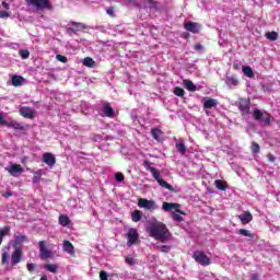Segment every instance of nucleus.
Returning a JSON list of instances; mask_svg holds the SVG:
<instances>
[{"instance_id":"1","label":"nucleus","mask_w":280,"mask_h":280,"mask_svg":"<svg viewBox=\"0 0 280 280\" xmlns=\"http://www.w3.org/2000/svg\"><path fill=\"white\" fill-rule=\"evenodd\" d=\"M147 231L150 237L162 242V244H165V242H167L170 237H172V233H170V230L164 223L152 224L147 229Z\"/></svg>"},{"instance_id":"2","label":"nucleus","mask_w":280,"mask_h":280,"mask_svg":"<svg viewBox=\"0 0 280 280\" xmlns=\"http://www.w3.org/2000/svg\"><path fill=\"white\" fill-rule=\"evenodd\" d=\"M150 172L153 176V178L159 183L160 187H163L164 189H168V191L176 192V189L170 185L167 182H165L163 178H161V173L156 168H150Z\"/></svg>"},{"instance_id":"3","label":"nucleus","mask_w":280,"mask_h":280,"mask_svg":"<svg viewBox=\"0 0 280 280\" xmlns=\"http://www.w3.org/2000/svg\"><path fill=\"white\" fill-rule=\"evenodd\" d=\"M192 259H195L197 264H200V266H211V258L202 250H196L192 254Z\"/></svg>"},{"instance_id":"4","label":"nucleus","mask_w":280,"mask_h":280,"mask_svg":"<svg viewBox=\"0 0 280 280\" xmlns=\"http://www.w3.org/2000/svg\"><path fill=\"white\" fill-rule=\"evenodd\" d=\"M30 5L36 8V10H54V5L49 0H26Z\"/></svg>"},{"instance_id":"5","label":"nucleus","mask_w":280,"mask_h":280,"mask_svg":"<svg viewBox=\"0 0 280 280\" xmlns=\"http://www.w3.org/2000/svg\"><path fill=\"white\" fill-rule=\"evenodd\" d=\"M253 117L255 121H262L264 126H270V114L265 112V117H264V112L256 108L254 109Z\"/></svg>"},{"instance_id":"6","label":"nucleus","mask_w":280,"mask_h":280,"mask_svg":"<svg viewBox=\"0 0 280 280\" xmlns=\"http://www.w3.org/2000/svg\"><path fill=\"white\" fill-rule=\"evenodd\" d=\"M162 209L166 213H170V212L174 211V209H175L176 213H179V215H187V213H185V211L180 210V203L163 202Z\"/></svg>"},{"instance_id":"7","label":"nucleus","mask_w":280,"mask_h":280,"mask_svg":"<svg viewBox=\"0 0 280 280\" xmlns=\"http://www.w3.org/2000/svg\"><path fill=\"white\" fill-rule=\"evenodd\" d=\"M137 242H139V232H137V229L130 228L127 233V245L135 246Z\"/></svg>"},{"instance_id":"8","label":"nucleus","mask_w":280,"mask_h":280,"mask_svg":"<svg viewBox=\"0 0 280 280\" xmlns=\"http://www.w3.org/2000/svg\"><path fill=\"white\" fill-rule=\"evenodd\" d=\"M23 259V249L21 247H15L13 253L11 254V266H16L21 264Z\"/></svg>"},{"instance_id":"9","label":"nucleus","mask_w":280,"mask_h":280,"mask_svg":"<svg viewBox=\"0 0 280 280\" xmlns=\"http://www.w3.org/2000/svg\"><path fill=\"white\" fill-rule=\"evenodd\" d=\"M39 257L43 260L54 257V253H51V250L47 249V246H45V241L39 242Z\"/></svg>"},{"instance_id":"10","label":"nucleus","mask_w":280,"mask_h":280,"mask_svg":"<svg viewBox=\"0 0 280 280\" xmlns=\"http://www.w3.org/2000/svg\"><path fill=\"white\" fill-rule=\"evenodd\" d=\"M238 109L243 116L248 115V113H250V101L246 98H241L238 101Z\"/></svg>"},{"instance_id":"11","label":"nucleus","mask_w":280,"mask_h":280,"mask_svg":"<svg viewBox=\"0 0 280 280\" xmlns=\"http://www.w3.org/2000/svg\"><path fill=\"white\" fill-rule=\"evenodd\" d=\"M138 207L140 209H148L149 211H152V209H154V200H148L145 198H139L138 199Z\"/></svg>"},{"instance_id":"12","label":"nucleus","mask_w":280,"mask_h":280,"mask_svg":"<svg viewBox=\"0 0 280 280\" xmlns=\"http://www.w3.org/2000/svg\"><path fill=\"white\" fill-rule=\"evenodd\" d=\"M43 163L48 165V167H54L56 165V156L50 152H46L43 154Z\"/></svg>"},{"instance_id":"13","label":"nucleus","mask_w":280,"mask_h":280,"mask_svg":"<svg viewBox=\"0 0 280 280\" xmlns=\"http://www.w3.org/2000/svg\"><path fill=\"white\" fill-rule=\"evenodd\" d=\"M184 27L187 32H191V34H198L200 32V24L196 22H187L184 24Z\"/></svg>"},{"instance_id":"14","label":"nucleus","mask_w":280,"mask_h":280,"mask_svg":"<svg viewBox=\"0 0 280 280\" xmlns=\"http://www.w3.org/2000/svg\"><path fill=\"white\" fill-rule=\"evenodd\" d=\"M7 171L11 176H19V174L23 172V166H21L20 164H13L9 168H7Z\"/></svg>"},{"instance_id":"15","label":"nucleus","mask_w":280,"mask_h":280,"mask_svg":"<svg viewBox=\"0 0 280 280\" xmlns=\"http://www.w3.org/2000/svg\"><path fill=\"white\" fill-rule=\"evenodd\" d=\"M20 115L25 117V119H34V110H32L30 107H21Z\"/></svg>"},{"instance_id":"16","label":"nucleus","mask_w":280,"mask_h":280,"mask_svg":"<svg viewBox=\"0 0 280 280\" xmlns=\"http://www.w3.org/2000/svg\"><path fill=\"white\" fill-rule=\"evenodd\" d=\"M103 113L105 117H109V119H115V109L110 106V104H105L103 106Z\"/></svg>"},{"instance_id":"17","label":"nucleus","mask_w":280,"mask_h":280,"mask_svg":"<svg viewBox=\"0 0 280 280\" xmlns=\"http://www.w3.org/2000/svg\"><path fill=\"white\" fill-rule=\"evenodd\" d=\"M7 128H13V130H25V127L23 126V124L16 121V120H11V121H7Z\"/></svg>"},{"instance_id":"18","label":"nucleus","mask_w":280,"mask_h":280,"mask_svg":"<svg viewBox=\"0 0 280 280\" xmlns=\"http://www.w3.org/2000/svg\"><path fill=\"white\" fill-rule=\"evenodd\" d=\"M238 220H241L242 224H249V222H253V214L248 211L243 212L238 217Z\"/></svg>"},{"instance_id":"19","label":"nucleus","mask_w":280,"mask_h":280,"mask_svg":"<svg viewBox=\"0 0 280 280\" xmlns=\"http://www.w3.org/2000/svg\"><path fill=\"white\" fill-rule=\"evenodd\" d=\"M225 84L228 86H238L240 85V80H237L236 75H229L225 79Z\"/></svg>"},{"instance_id":"20","label":"nucleus","mask_w":280,"mask_h":280,"mask_svg":"<svg viewBox=\"0 0 280 280\" xmlns=\"http://www.w3.org/2000/svg\"><path fill=\"white\" fill-rule=\"evenodd\" d=\"M63 250L65 253H68V255H74L75 249L73 247V244L69 241H63Z\"/></svg>"},{"instance_id":"21","label":"nucleus","mask_w":280,"mask_h":280,"mask_svg":"<svg viewBox=\"0 0 280 280\" xmlns=\"http://www.w3.org/2000/svg\"><path fill=\"white\" fill-rule=\"evenodd\" d=\"M151 135L153 139H155V141H159V142L163 141V132L161 129L159 128L151 129Z\"/></svg>"},{"instance_id":"22","label":"nucleus","mask_w":280,"mask_h":280,"mask_svg":"<svg viewBox=\"0 0 280 280\" xmlns=\"http://www.w3.org/2000/svg\"><path fill=\"white\" fill-rule=\"evenodd\" d=\"M183 83H184L185 89H187V91H190V92L198 91V88L194 84V82L191 80L185 79L183 81Z\"/></svg>"},{"instance_id":"23","label":"nucleus","mask_w":280,"mask_h":280,"mask_svg":"<svg viewBox=\"0 0 280 280\" xmlns=\"http://www.w3.org/2000/svg\"><path fill=\"white\" fill-rule=\"evenodd\" d=\"M214 186L217 187V189H220V191H226V189L229 187L226 185V182H224L222 179L214 180Z\"/></svg>"},{"instance_id":"24","label":"nucleus","mask_w":280,"mask_h":280,"mask_svg":"<svg viewBox=\"0 0 280 280\" xmlns=\"http://www.w3.org/2000/svg\"><path fill=\"white\" fill-rule=\"evenodd\" d=\"M24 80L25 79L21 75H13L11 79V82H12L13 86H22Z\"/></svg>"},{"instance_id":"25","label":"nucleus","mask_w":280,"mask_h":280,"mask_svg":"<svg viewBox=\"0 0 280 280\" xmlns=\"http://www.w3.org/2000/svg\"><path fill=\"white\" fill-rule=\"evenodd\" d=\"M141 218H143V212H141L140 210H135L131 213L132 222H141Z\"/></svg>"},{"instance_id":"26","label":"nucleus","mask_w":280,"mask_h":280,"mask_svg":"<svg viewBox=\"0 0 280 280\" xmlns=\"http://www.w3.org/2000/svg\"><path fill=\"white\" fill-rule=\"evenodd\" d=\"M70 223H71V220H69V217L67 214L59 215V224L61 226H69Z\"/></svg>"},{"instance_id":"27","label":"nucleus","mask_w":280,"mask_h":280,"mask_svg":"<svg viewBox=\"0 0 280 280\" xmlns=\"http://www.w3.org/2000/svg\"><path fill=\"white\" fill-rule=\"evenodd\" d=\"M218 106V102L213 98H208L203 103V108H215Z\"/></svg>"},{"instance_id":"28","label":"nucleus","mask_w":280,"mask_h":280,"mask_svg":"<svg viewBox=\"0 0 280 280\" xmlns=\"http://www.w3.org/2000/svg\"><path fill=\"white\" fill-rule=\"evenodd\" d=\"M243 73L246 78H255V72H253V68H250V66H244Z\"/></svg>"},{"instance_id":"29","label":"nucleus","mask_w":280,"mask_h":280,"mask_svg":"<svg viewBox=\"0 0 280 280\" xmlns=\"http://www.w3.org/2000/svg\"><path fill=\"white\" fill-rule=\"evenodd\" d=\"M240 235H243L244 237H249V240H255V234H253L249 230L241 229L238 231Z\"/></svg>"},{"instance_id":"30","label":"nucleus","mask_w":280,"mask_h":280,"mask_svg":"<svg viewBox=\"0 0 280 280\" xmlns=\"http://www.w3.org/2000/svg\"><path fill=\"white\" fill-rule=\"evenodd\" d=\"M265 36H266V38H267L268 40L275 42V40H277V38H279V33H278V32H275V31H272V32H267Z\"/></svg>"},{"instance_id":"31","label":"nucleus","mask_w":280,"mask_h":280,"mask_svg":"<svg viewBox=\"0 0 280 280\" xmlns=\"http://www.w3.org/2000/svg\"><path fill=\"white\" fill-rule=\"evenodd\" d=\"M71 25L74 27L77 32H82V30H86V25L80 22H71Z\"/></svg>"},{"instance_id":"32","label":"nucleus","mask_w":280,"mask_h":280,"mask_svg":"<svg viewBox=\"0 0 280 280\" xmlns=\"http://www.w3.org/2000/svg\"><path fill=\"white\" fill-rule=\"evenodd\" d=\"M175 145L179 154H185V152H187V147H185V142H179V143H176Z\"/></svg>"},{"instance_id":"33","label":"nucleus","mask_w":280,"mask_h":280,"mask_svg":"<svg viewBox=\"0 0 280 280\" xmlns=\"http://www.w3.org/2000/svg\"><path fill=\"white\" fill-rule=\"evenodd\" d=\"M44 268L48 270V272H52L54 275L58 272V265L47 264Z\"/></svg>"},{"instance_id":"34","label":"nucleus","mask_w":280,"mask_h":280,"mask_svg":"<svg viewBox=\"0 0 280 280\" xmlns=\"http://www.w3.org/2000/svg\"><path fill=\"white\" fill-rule=\"evenodd\" d=\"M10 233V228L5 226L4 229L0 230V246L3 244V237Z\"/></svg>"},{"instance_id":"35","label":"nucleus","mask_w":280,"mask_h":280,"mask_svg":"<svg viewBox=\"0 0 280 280\" xmlns=\"http://www.w3.org/2000/svg\"><path fill=\"white\" fill-rule=\"evenodd\" d=\"M250 150H252L253 154H259L261 147H259V143H257V142H252Z\"/></svg>"},{"instance_id":"36","label":"nucleus","mask_w":280,"mask_h":280,"mask_svg":"<svg viewBox=\"0 0 280 280\" xmlns=\"http://www.w3.org/2000/svg\"><path fill=\"white\" fill-rule=\"evenodd\" d=\"M34 176H33V183H40V177L43 176V171L38 170L34 172Z\"/></svg>"},{"instance_id":"37","label":"nucleus","mask_w":280,"mask_h":280,"mask_svg":"<svg viewBox=\"0 0 280 280\" xmlns=\"http://www.w3.org/2000/svg\"><path fill=\"white\" fill-rule=\"evenodd\" d=\"M83 65H84V67H90V68H92V67H94L95 61L93 60V58L86 57V58H84V60H83Z\"/></svg>"},{"instance_id":"38","label":"nucleus","mask_w":280,"mask_h":280,"mask_svg":"<svg viewBox=\"0 0 280 280\" xmlns=\"http://www.w3.org/2000/svg\"><path fill=\"white\" fill-rule=\"evenodd\" d=\"M171 218L175 221V222H184L185 219L180 215V213H176V212H172Z\"/></svg>"},{"instance_id":"39","label":"nucleus","mask_w":280,"mask_h":280,"mask_svg":"<svg viewBox=\"0 0 280 280\" xmlns=\"http://www.w3.org/2000/svg\"><path fill=\"white\" fill-rule=\"evenodd\" d=\"M174 94L177 95V97H185V90L180 86H177L174 89Z\"/></svg>"},{"instance_id":"40","label":"nucleus","mask_w":280,"mask_h":280,"mask_svg":"<svg viewBox=\"0 0 280 280\" xmlns=\"http://www.w3.org/2000/svg\"><path fill=\"white\" fill-rule=\"evenodd\" d=\"M9 257L10 255L8 254V252L2 253V260H1L2 266H8V264H10V261L8 260Z\"/></svg>"},{"instance_id":"41","label":"nucleus","mask_w":280,"mask_h":280,"mask_svg":"<svg viewBox=\"0 0 280 280\" xmlns=\"http://www.w3.org/2000/svg\"><path fill=\"white\" fill-rule=\"evenodd\" d=\"M25 242H27V236L25 235H18L15 237V244H23Z\"/></svg>"},{"instance_id":"42","label":"nucleus","mask_w":280,"mask_h":280,"mask_svg":"<svg viewBox=\"0 0 280 280\" xmlns=\"http://www.w3.org/2000/svg\"><path fill=\"white\" fill-rule=\"evenodd\" d=\"M20 56H21L22 60H27V58H30V50H27V49L20 50Z\"/></svg>"},{"instance_id":"43","label":"nucleus","mask_w":280,"mask_h":280,"mask_svg":"<svg viewBox=\"0 0 280 280\" xmlns=\"http://www.w3.org/2000/svg\"><path fill=\"white\" fill-rule=\"evenodd\" d=\"M147 2L149 3V8H151L152 10H159V2L154 0H147Z\"/></svg>"},{"instance_id":"44","label":"nucleus","mask_w":280,"mask_h":280,"mask_svg":"<svg viewBox=\"0 0 280 280\" xmlns=\"http://www.w3.org/2000/svg\"><path fill=\"white\" fill-rule=\"evenodd\" d=\"M125 261H126V264H128V266H135V264H137V261L130 256H127L125 258Z\"/></svg>"},{"instance_id":"45","label":"nucleus","mask_w":280,"mask_h":280,"mask_svg":"<svg viewBox=\"0 0 280 280\" xmlns=\"http://www.w3.org/2000/svg\"><path fill=\"white\" fill-rule=\"evenodd\" d=\"M161 253H168L170 250H172V246L170 245H162L159 247Z\"/></svg>"},{"instance_id":"46","label":"nucleus","mask_w":280,"mask_h":280,"mask_svg":"<svg viewBox=\"0 0 280 280\" xmlns=\"http://www.w3.org/2000/svg\"><path fill=\"white\" fill-rule=\"evenodd\" d=\"M106 14H108V16H112V19H115V8L110 7L106 9Z\"/></svg>"},{"instance_id":"47","label":"nucleus","mask_w":280,"mask_h":280,"mask_svg":"<svg viewBox=\"0 0 280 280\" xmlns=\"http://www.w3.org/2000/svg\"><path fill=\"white\" fill-rule=\"evenodd\" d=\"M26 268H27V270H28V272H34V270H36V264H33V262H28L27 265H26Z\"/></svg>"},{"instance_id":"48","label":"nucleus","mask_w":280,"mask_h":280,"mask_svg":"<svg viewBox=\"0 0 280 280\" xmlns=\"http://www.w3.org/2000/svg\"><path fill=\"white\" fill-rule=\"evenodd\" d=\"M100 279L101 280H108V273L104 270L100 271Z\"/></svg>"},{"instance_id":"49","label":"nucleus","mask_w":280,"mask_h":280,"mask_svg":"<svg viewBox=\"0 0 280 280\" xmlns=\"http://www.w3.org/2000/svg\"><path fill=\"white\" fill-rule=\"evenodd\" d=\"M0 19H10V12L0 11Z\"/></svg>"},{"instance_id":"50","label":"nucleus","mask_w":280,"mask_h":280,"mask_svg":"<svg viewBox=\"0 0 280 280\" xmlns=\"http://www.w3.org/2000/svg\"><path fill=\"white\" fill-rule=\"evenodd\" d=\"M115 177L118 183H124V174L122 173H116Z\"/></svg>"},{"instance_id":"51","label":"nucleus","mask_w":280,"mask_h":280,"mask_svg":"<svg viewBox=\"0 0 280 280\" xmlns=\"http://www.w3.org/2000/svg\"><path fill=\"white\" fill-rule=\"evenodd\" d=\"M56 60H59V62H63V63L68 61L67 57L62 55H57Z\"/></svg>"},{"instance_id":"52","label":"nucleus","mask_w":280,"mask_h":280,"mask_svg":"<svg viewBox=\"0 0 280 280\" xmlns=\"http://www.w3.org/2000/svg\"><path fill=\"white\" fill-rule=\"evenodd\" d=\"M143 166H144L145 170H148L149 172H150V170H154V167H152V166L150 165V162H149V161H144V162H143Z\"/></svg>"},{"instance_id":"53","label":"nucleus","mask_w":280,"mask_h":280,"mask_svg":"<svg viewBox=\"0 0 280 280\" xmlns=\"http://www.w3.org/2000/svg\"><path fill=\"white\" fill-rule=\"evenodd\" d=\"M0 126H8V121L3 118V116H0Z\"/></svg>"},{"instance_id":"54","label":"nucleus","mask_w":280,"mask_h":280,"mask_svg":"<svg viewBox=\"0 0 280 280\" xmlns=\"http://www.w3.org/2000/svg\"><path fill=\"white\" fill-rule=\"evenodd\" d=\"M67 32H68V34H78V31H75L74 27H69V28L67 30Z\"/></svg>"},{"instance_id":"55","label":"nucleus","mask_w":280,"mask_h":280,"mask_svg":"<svg viewBox=\"0 0 280 280\" xmlns=\"http://www.w3.org/2000/svg\"><path fill=\"white\" fill-rule=\"evenodd\" d=\"M2 196L3 198H10V196H12V190L5 191Z\"/></svg>"},{"instance_id":"56","label":"nucleus","mask_w":280,"mask_h":280,"mask_svg":"<svg viewBox=\"0 0 280 280\" xmlns=\"http://www.w3.org/2000/svg\"><path fill=\"white\" fill-rule=\"evenodd\" d=\"M2 8H3L4 10H10V4H9L8 2L3 1V2H2Z\"/></svg>"},{"instance_id":"57","label":"nucleus","mask_w":280,"mask_h":280,"mask_svg":"<svg viewBox=\"0 0 280 280\" xmlns=\"http://www.w3.org/2000/svg\"><path fill=\"white\" fill-rule=\"evenodd\" d=\"M250 280H259V276L257 273H253L250 276Z\"/></svg>"},{"instance_id":"58","label":"nucleus","mask_w":280,"mask_h":280,"mask_svg":"<svg viewBox=\"0 0 280 280\" xmlns=\"http://www.w3.org/2000/svg\"><path fill=\"white\" fill-rule=\"evenodd\" d=\"M195 49H196V51H201L202 46L200 44H196Z\"/></svg>"},{"instance_id":"59","label":"nucleus","mask_w":280,"mask_h":280,"mask_svg":"<svg viewBox=\"0 0 280 280\" xmlns=\"http://www.w3.org/2000/svg\"><path fill=\"white\" fill-rule=\"evenodd\" d=\"M268 159H269V161L271 162V163H275V155H272V154H268Z\"/></svg>"},{"instance_id":"60","label":"nucleus","mask_w":280,"mask_h":280,"mask_svg":"<svg viewBox=\"0 0 280 280\" xmlns=\"http://www.w3.org/2000/svg\"><path fill=\"white\" fill-rule=\"evenodd\" d=\"M233 69L237 70L240 69V66L237 63L233 65Z\"/></svg>"}]
</instances>
